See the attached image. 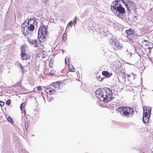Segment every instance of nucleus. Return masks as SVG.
<instances>
[{
  "label": "nucleus",
  "mask_w": 153,
  "mask_h": 153,
  "mask_svg": "<svg viewBox=\"0 0 153 153\" xmlns=\"http://www.w3.org/2000/svg\"><path fill=\"white\" fill-rule=\"evenodd\" d=\"M125 5L123 0H116L112 2L111 5V9L117 16L123 19L125 16V12L123 5Z\"/></svg>",
  "instance_id": "f257e3e1"
},
{
  "label": "nucleus",
  "mask_w": 153,
  "mask_h": 153,
  "mask_svg": "<svg viewBox=\"0 0 153 153\" xmlns=\"http://www.w3.org/2000/svg\"><path fill=\"white\" fill-rule=\"evenodd\" d=\"M95 94L99 100L105 102L110 101L112 97V91L108 88L98 89L95 91Z\"/></svg>",
  "instance_id": "f03ea898"
},
{
  "label": "nucleus",
  "mask_w": 153,
  "mask_h": 153,
  "mask_svg": "<svg viewBox=\"0 0 153 153\" xmlns=\"http://www.w3.org/2000/svg\"><path fill=\"white\" fill-rule=\"evenodd\" d=\"M37 22L34 19H30L27 23L25 22L22 25V30L25 35L30 33L35 29L34 25H37Z\"/></svg>",
  "instance_id": "7ed1b4c3"
},
{
  "label": "nucleus",
  "mask_w": 153,
  "mask_h": 153,
  "mask_svg": "<svg viewBox=\"0 0 153 153\" xmlns=\"http://www.w3.org/2000/svg\"><path fill=\"white\" fill-rule=\"evenodd\" d=\"M117 110V113H120L122 116L127 117H132L134 112L132 108L126 106L119 107Z\"/></svg>",
  "instance_id": "20e7f679"
},
{
  "label": "nucleus",
  "mask_w": 153,
  "mask_h": 153,
  "mask_svg": "<svg viewBox=\"0 0 153 153\" xmlns=\"http://www.w3.org/2000/svg\"><path fill=\"white\" fill-rule=\"evenodd\" d=\"M47 27L42 24L39 27L38 32L39 42H44L46 36H47Z\"/></svg>",
  "instance_id": "39448f33"
},
{
  "label": "nucleus",
  "mask_w": 153,
  "mask_h": 153,
  "mask_svg": "<svg viewBox=\"0 0 153 153\" xmlns=\"http://www.w3.org/2000/svg\"><path fill=\"white\" fill-rule=\"evenodd\" d=\"M21 57L23 60H26L29 59L30 56L29 55H27L25 53V50L24 48L22 47H21Z\"/></svg>",
  "instance_id": "423d86ee"
},
{
  "label": "nucleus",
  "mask_w": 153,
  "mask_h": 153,
  "mask_svg": "<svg viewBox=\"0 0 153 153\" xmlns=\"http://www.w3.org/2000/svg\"><path fill=\"white\" fill-rule=\"evenodd\" d=\"M125 5L126 7H128L129 6L131 8L133 9H134L135 8V4L133 1H129V0H126L125 2H124Z\"/></svg>",
  "instance_id": "0eeeda50"
},
{
  "label": "nucleus",
  "mask_w": 153,
  "mask_h": 153,
  "mask_svg": "<svg viewBox=\"0 0 153 153\" xmlns=\"http://www.w3.org/2000/svg\"><path fill=\"white\" fill-rule=\"evenodd\" d=\"M111 44H112V46L114 49L115 50L119 49V48H121L119 45V43L117 40H113L112 39L110 41Z\"/></svg>",
  "instance_id": "6e6552de"
},
{
  "label": "nucleus",
  "mask_w": 153,
  "mask_h": 153,
  "mask_svg": "<svg viewBox=\"0 0 153 153\" xmlns=\"http://www.w3.org/2000/svg\"><path fill=\"white\" fill-rule=\"evenodd\" d=\"M115 71L117 74H123L125 73V69L120 66L119 67L116 68Z\"/></svg>",
  "instance_id": "1a4fd4ad"
},
{
  "label": "nucleus",
  "mask_w": 153,
  "mask_h": 153,
  "mask_svg": "<svg viewBox=\"0 0 153 153\" xmlns=\"http://www.w3.org/2000/svg\"><path fill=\"white\" fill-rule=\"evenodd\" d=\"M29 42L33 46L35 47H37L38 45L37 41L36 39H28Z\"/></svg>",
  "instance_id": "9d476101"
},
{
  "label": "nucleus",
  "mask_w": 153,
  "mask_h": 153,
  "mask_svg": "<svg viewBox=\"0 0 153 153\" xmlns=\"http://www.w3.org/2000/svg\"><path fill=\"white\" fill-rule=\"evenodd\" d=\"M134 31L132 29H130L129 30H126L125 33V36L127 37L129 36H130V35H131V34H134Z\"/></svg>",
  "instance_id": "9b49d317"
},
{
  "label": "nucleus",
  "mask_w": 153,
  "mask_h": 153,
  "mask_svg": "<svg viewBox=\"0 0 153 153\" xmlns=\"http://www.w3.org/2000/svg\"><path fill=\"white\" fill-rule=\"evenodd\" d=\"M136 36L134 34H131L130 36H129L127 38H128V41H131L130 42L131 43L132 42H134L135 40V39L136 38Z\"/></svg>",
  "instance_id": "f8f14e48"
},
{
  "label": "nucleus",
  "mask_w": 153,
  "mask_h": 153,
  "mask_svg": "<svg viewBox=\"0 0 153 153\" xmlns=\"http://www.w3.org/2000/svg\"><path fill=\"white\" fill-rule=\"evenodd\" d=\"M53 85L54 87L56 89H60L62 87L60 86L61 84L59 82L53 83Z\"/></svg>",
  "instance_id": "ddd939ff"
},
{
  "label": "nucleus",
  "mask_w": 153,
  "mask_h": 153,
  "mask_svg": "<svg viewBox=\"0 0 153 153\" xmlns=\"http://www.w3.org/2000/svg\"><path fill=\"white\" fill-rule=\"evenodd\" d=\"M102 74L103 75L107 77H108L110 76L111 74L107 71H103L102 72Z\"/></svg>",
  "instance_id": "4468645a"
},
{
  "label": "nucleus",
  "mask_w": 153,
  "mask_h": 153,
  "mask_svg": "<svg viewBox=\"0 0 153 153\" xmlns=\"http://www.w3.org/2000/svg\"><path fill=\"white\" fill-rule=\"evenodd\" d=\"M150 116H149L148 117H146L145 116H143V122L145 123L148 122L149 121V117Z\"/></svg>",
  "instance_id": "2eb2a0df"
},
{
  "label": "nucleus",
  "mask_w": 153,
  "mask_h": 153,
  "mask_svg": "<svg viewBox=\"0 0 153 153\" xmlns=\"http://www.w3.org/2000/svg\"><path fill=\"white\" fill-rule=\"evenodd\" d=\"M151 107H148L146 108V111H145V112H147V113L149 114V116H150V115L151 114Z\"/></svg>",
  "instance_id": "dca6fc26"
},
{
  "label": "nucleus",
  "mask_w": 153,
  "mask_h": 153,
  "mask_svg": "<svg viewBox=\"0 0 153 153\" xmlns=\"http://www.w3.org/2000/svg\"><path fill=\"white\" fill-rule=\"evenodd\" d=\"M69 71L71 72H74V71L75 70L74 68V67L72 65H69Z\"/></svg>",
  "instance_id": "f3484780"
},
{
  "label": "nucleus",
  "mask_w": 153,
  "mask_h": 153,
  "mask_svg": "<svg viewBox=\"0 0 153 153\" xmlns=\"http://www.w3.org/2000/svg\"><path fill=\"white\" fill-rule=\"evenodd\" d=\"M48 93H50V94L51 95V94L56 93V91L54 89L52 88L51 89L49 90L48 91Z\"/></svg>",
  "instance_id": "a211bd4d"
},
{
  "label": "nucleus",
  "mask_w": 153,
  "mask_h": 153,
  "mask_svg": "<svg viewBox=\"0 0 153 153\" xmlns=\"http://www.w3.org/2000/svg\"><path fill=\"white\" fill-rule=\"evenodd\" d=\"M15 64L18 67L23 70L22 66L20 63L19 62H16Z\"/></svg>",
  "instance_id": "6ab92c4d"
},
{
  "label": "nucleus",
  "mask_w": 153,
  "mask_h": 153,
  "mask_svg": "<svg viewBox=\"0 0 153 153\" xmlns=\"http://www.w3.org/2000/svg\"><path fill=\"white\" fill-rule=\"evenodd\" d=\"M65 63L67 65H69V58L68 57L65 58Z\"/></svg>",
  "instance_id": "aec40b11"
},
{
  "label": "nucleus",
  "mask_w": 153,
  "mask_h": 153,
  "mask_svg": "<svg viewBox=\"0 0 153 153\" xmlns=\"http://www.w3.org/2000/svg\"><path fill=\"white\" fill-rule=\"evenodd\" d=\"M145 107L143 108V116H145L147 117H148V115L149 114H148L147 112H145Z\"/></svg>",
  "instance_id": "412c9836"
},
{
  "label": "nucleus",
  "mask_w": 153,
  "mask_h": 153,
  "mask_svg": "<svg viewBox=\"0 0 153 153\" xmlns=\"http://www.w3.org/2000/svg\"><path fill=\"white\" fill-rule=\"evenodd\" d=\"M25 106V104L24 103H22L20 105V108L21 110H23V109Z\"/></svg>",
  "instance_id": "4be33fe9"
},
{
  "label": "nucleus",
  "mask_w": 153,
  "mask_h": 153,
  "mask_svg": "<svg viewBox=\"0 0 153 153\" xmlns=\"http://www.w3.org/2000/svg\"><path fill=\"white\" fill-rule=\"evenodd\" d=\"M104 77H100V76H99L97 77V78L98 80L100 82L102 81V79L104 78Z\"/></svg>",
  "instance_id": "5701e85b"
},
{
  "label": "nucleus",
  "mask_w": 153,
  "mask_h": 153,
  "mask_svg": "<svg viewBox=\"0 0 153 153\" xmlns=\"http://www.w3.org/2000/svg\"><path fill=\"white\" fill-rule=\"evenodd\" d=\"M55 71L54 70H51L50 72V74L51 75H53L54 74Z\"/></svg>",
  "instance_id": "b1692460"
},
{
  "label": "nucleus",
  "mask_w": 153,
  "mask_h": 153,
  "mask_svg": "<svg viewBox=\"0 0 153 153\" xmlns=\"http://www.w3.org/2000/svg\"><path fill=\"white\" fill-rule=\"evenodd\" d=\"M7 105L8 106L10 105V99H8L6 102Z\"/></svg>",
  "instance_id": "393cba45"
},
{
  "label": "nucleus",
  "mask_w": 153,
  "mask_h": 153,
  "mask_svg": "<svg viewBox=\"0 0 153 153\" xmlns=\"http://www.w3.org/2000/svg\"><path fill=\"white\" fill-rule=\"evenodd\" d=\"M4 104V102L2 101H0V105L3 106Z\"/></svg>",
  "instance_id": "a878e982"
},
{
  "label": "nucleus",
  "mask_w": 153,
  "mask_h": 153,
  "mask_svg": "<svg viewBox=\"0 0 153 153\" xmlns=\"http://www.w3.org/2000/svg\"><path fill=\"white\" fill-rule=\"evenodd\" d=\"M41 86H38L37 88V89L38 91H39L41 90Z\"/></svg>",
  "instance_id": "bb28decb"
},
{
  "label": "nucleus",
  "mask_w": 153,
  "mask_h": 153,
  "mask_svg": "<svg viewBox=\"0 0 153 153\" xmlns=\"http://www.w3.org/2000/svg\"><path fill=\"white\" fill-rule=\"evenodd\" d=\"M66 36H67L66 34H64L63 35V36H62L63 39H64V38L65 39V37Z\"/></svg>",
  "instance_id": "cd10ccee"
},
{
  "label": "nucleus",
  "mask_w": 153,
  "mask_h": 153,
  "mask_svg": "<svg viewBox=\"0 0 153 153\" xmlns=\"http://www.w3.org/2000/svg\"><path fill=\"white\" fill-rule=\"evenodd\" d=\"M69 24L70 25V26L71 27H72V26L73 25V22H72L71 21V22H69Z\"/></svg>",
  "instance_id": "c85d7f7f"
},
{
  "label": "nucleus",
  "mask_w": 153,
  "mask_h": 153,
  "mask_svg": "<svg viewBox=\"0 0 153 153\" xmlns=\"http://www.w3.org/2000/svg\"><path fill=\"white\" fill-rule=\"evenodd\" d=\"M10 123L11 124H13V121L12 120V119L10 118Z\"/></svg>",
  "instance_id": "c756f323"
},
{
  "label": "nucleus",
  "mask_w": 153,
  "mask_h": 153,
  "mask_svg": "<svg viewBox=\"0 0 153 153\" xmlns=\"http://www.w3.org/2000/svg\"><path fill=\"white\" fill-rule=\"evenodd\" d=\"M53 100V98H52L50 99V100H49L48 101L49 102H51V101H52Z\"/></svg>",
  "instance_id": "7c9ffc66"
},
{
  "label": "nucleus",
  "mask_w": 153,
  "mask_h": 153,
  "mask_svg": "<svg viewBox=\"0 0 153 153\" xmlns=\"http://www.w3.org/2000/svg\"><path fill=\"white\" fill-rule=\"evenodd\" d=\"M7 120L8 122H10V116H8V117L7 118Z\"/></svg>",
  "instance_id": "2f4dec72"
},
{
  "label": "nucleus",
  "mask_w": 153,
  "mask_h": 153,
  "mask_svg": "<svg viewBox=\"0 0 153 153\" xmlns=\"http://www.w3.org/2000/svg\"><path fill=\"white\" fill-rule=\"evenodd\" d=\"M143 41L146 42H147V41L145 39L143 40Z\"/></svg>",
  "instance_id": "473e14b6"
},
{
  "label": "nucleus",
  "mask_w": 153,
  "mask_h": 153,
  "mask_svg": "<svg viewBox=\"0 0 153 153\" xmlns=\"http://www.w3.org/2000/svg\"><path fill=\"white\" fill-rule=\"evenodd\" d=\"M74 22H75V23H76V19H75V20L74 21Z\"/></svg>",
  "instance_id": "72a5a7b5"
},
{
  "label": "nucleus",
  "mask_w": 153,
  "mask_h": 153,
  "mask_svg": "<svg viewBox=\"0 0 153 153\" xmlns=\"http://www.w3.org/2000/svg\"><path fill=\"white\" fill-rule=\"evenodd\" d=\"M2 96V93H0V96Z\"/></svg>",
  "instance_id": "f704fd0d"
},
{
  "label": "nucleus",
  "mask_w": 153,
  "mask_h": 153,
  "mask_svg": "<svg viewBox=\"0 0 153 153\" xmlns=\"http://www.w3.org/2000/svg\"><path fill=\"white\" fill-rule=\"evenodd\" d=\"M148 48L149 49V51H150L151 48Z\"/></svg>",
  "instance_id": "c9c22d12"
},
{
  "label": "nucleus",
  "mask_w": 153,
  "mask_h": 153,
  "mask_svg": "<svg viewBox=\"0 0 153 153\" xmlns=\"http://www.w3.org/2000/svg\"><path fill=\"white\" fill-rule=\"evenodd\" d=\"M32 136H34V135H32Z\"/></svg>",
  "instance_id": "e433bc0d"
}]
</instances>
